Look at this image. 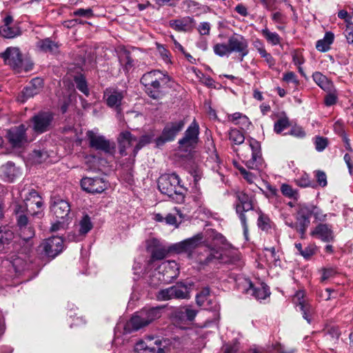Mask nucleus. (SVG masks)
Segmentation results:
<instances>
[{
	"instance_id": "36",
	"label": "nucleus",
	"mask_w": 353,
	"mask_h": 353,
	"mask_svg": "<svg viewBox=\"0 0 353 353\" xmlns=\"http://www.w3.org/2000/svg\"><path fill=\"white\" fill-rule=\"evenodd\" d=\"M261 34L266 39L267 42L272 46L280 44L281 38L275 32H271L268 28H265L261 30Z\"/></svg>"
},
{
	"instance_id": "29",
	"label": "nucleus",
	"mask_w": 353,
	"mask_h": 353,
	"mask_svg": "<svg viewBox=\"0 0 353 353\" xmlns=\"http://www.w3.org/2000/svg\"><path fill=\"white\" fill-rule=\"evenodd\" d=\"M19 174V170L11 162H8L1 167V176L6 181L12 182Z\"/></svg>"
},
{
	"instance_id": "59",
	"label": "nucleus",
	"mask_w": 353,
	"mask_h": 353,
	"mask_svg": "<svg viewBox=\"0 0 353 353\" xmlns=\"http://www.w3.org/2000/svg\"><path fill=\"white\" fill-rule=\"evenodd\" d=\"M344 34L347 43L353 44V23H350L348 25H346Z\"/></svg>"
},
{
	"instance_id": "30",
	"label": "nucleus",
	"mask_w": 353,
	"mask_h": 353,
	"mask_svg": "<svg viewBox=\"0 0 353 353\" xmlns=\"http://www.w3.org/2000/svg\"><path fill=\"white\" fill-rule=\"evenodd\" d=\"M119 61L125 72H128L134 65V61L130 52L125 49L119 52Z\"/></svg>"
},
{
	"instance_id": "63",
	"label": "nucleus",
	"mask_w": 353,
	"mask_h": 353,
	"mask_svg": "<svg viewBox=\"0 0 353 353\" xmlns=\"http://www.w3.org/2000/svg\"><path fill=\"white\" fill-rule=\"evenodd\" d=\"M250 124L251 123L249 121L248 117L243 114L240 119L237 122H236L235 125H241V128H248Z\"/></svg>"
},
{
	"instance_id": "54",
	"label": "nucleus",
	"mask_w": 353,
	"mask_h": 353,
	"mask_svg": "<svg viewBox=\"0 0 353 353\" xmlns=\"http://www.w3.org/2000/svg\"><path fill=\"white\" fill-rule=\"evenodd\" d=\"M336 273H337V271L334 268L330 267V268H323L322 270L321 281H325L333 277Z\"/></svg>"
},
{
	"instance_id": "25",
	"label": "nucleus",
	"mask_w": 353,
	"mask_h": 353,
	"mask_svg": "<svg viewBox=\"0 0 353 353\" xmlns=\"http://www.w3.org/2000/svg\"><path fill=\"white\" fill-rule=\"evenodd\" d=\"M43 79L39 77L32 79L29 85L24 88L21 92V101L23 102L28 99L34 97L39 94L43 88Z\"/></svg>"
},
{
	"instance_id": "28",
	"label": "nucleus",
	"mask_w": 353,
	"mask_h": 353,
	"mask_svg": "<svg viewBox=\"0 0 353 353\" xmlns=\"http://www.w3.org/2000/svg\"><path fill=\"white\" fill-rule=\"evenodd\" d=\"M312 79L314 82L324 91H334V86L332 81L328 79L327 77L323 75L321 72H315L313 73Z\"/></svg>"
},
{
	"instance_id": "16",
	"label": "nucleus",
	"mask_w": 353,
	"mask_h": 353,
	"mask_svg": "<svg viewBox=\"0 0 353 353\" xmlns=\"http://www.w3.org/2000/svg\"><path fill=\"white\" fill-rule=\"evenodd\" d=\"M197 313L198 310L194 309L191 305L181 307L173 312V321L178 324H185L192 322Z\"/></svg>"
},
{
	"instance_id": "43",
	"label": "nucleus",
	"mask_w": 353,
	"mask_h": 353,
	"mask_svg": "<svg viewBox=\"0 0 353 353\" xmlns=\"http://www.w3.org/2000/svg\"><path fill=\"white\" fill-rule=\"evenodd\" d=\"M74 81L76 83L77 89L88 96L89 94V90L88 88L85 78L82 75H78L74 77Z\"/></svg>"
},
{
	"instance_id": "14",
	"label": "nucleus",
	"mask_w": 353,
	"mask_h": 353,
	"mask_svg": "<svg viewBox=\"0 0 353 353\" xmlns=\"http://www.w3.org/2000/svg\"><path fill=\"white\" fill-rule=\"evenodd\" d=\"M203 235L202 233H198L195 236L175 243L170 247V250L177 253L190 252L197 248L202 242Z\"/></svg>"
},
{
	"instance_id": "3",
	"label": "nucleus",
	"mask_w": 353,
	"mask_h": 353,
	"mask_svg": "<svg viewBox=\"0 0 353 353\" xmlns=\"http://www.w3.org/2000/svg\"><path fill=\"white\" fill-rule=\"evenodd\" d=\"M181 179L176 173L165 174L158 179V188L159 191L168 195L177 203H183L187 189L181 185Z\"/></svg>"
},
{
	"instance_id": "40",
	"label": "nucleus",
	"mask_w": 353,
	"mask_h": 353,
	"mask_svg": "<svg viewBox=\"0 0 353 353\" xmlns=\"http://www.w3.org/2000/svg\"><path fill=\"white\" fill-rule=\"evenodd\" d=\"M257 224L260 229L268 232L272 228V222L267 215L261 212L258 218Z\"/></svg>"
},
{
	"instance_id": "47",
	"label": "nucleus",
	"mask_w": 353,
	"mask_h": 353,
	"mask_svg": "<svg viewBox=\"0 0 353 353\" xmlns=\"http://www.w3.org/2000/svg\"><path fill=\"white\" fill-rule=\"evenodd\" d=\"M317 247L314 243L308 244L301 252V256L306 260H309L316 252Z\"/></svg>"
},
{
	"instance_id": "19",
	"label": "nucleus",
	"mask_w": 353,
	"mask_h": 353,
	"mask_svg": "<svg viewBox=\"0 0 353 353\" xmlns=\"http://www.w3.org/2000/svg\"><path fill=\"white\" fill-rule=\"evenodd\" d=\"M310 236L319 239L323 242H330L334 239L332 226L323 223H319L311 230Z\"/></svg>"
},
{
	"instance_id": "32",
	"label": "nucleus",
	"mask_w": 353,
	"mask_h": 353,
	"mask_svg": "<svg viewBox=\"0 0 353 353\" xmlns=\"http://www.w3.org/2000/svg\"><path fill=\"white\" fill-rule=\"evenodd\" d=\"M307 211L310 217L312 216L315 221L323 223L327 220V214H325L323 211L316 205H306Z\"/></svg>"
},
{
	"instance_id": "48",
	"label": "nucleus",
	"mask_w": 353,
	"mask_h": 353,
	"mask_svg": "<svg viewBox=\"0 0 353 353\" xmlns=\"http://www.w3.org/2000/svg\"><path fill=\"white\" fill-rule=\"evenodd\" d=\"M295 183L297 185L301 188H306L312 185V181L306 173H303L300 176L295 179Z\"/></svg>"
},
{
	"instance_id": "13",
	"label": "nucleus",
	"mask_w": 353,
	"mask_h": 353,
	"mask_svg": "<svg viewBox=\"0 0 353 353\" xmlns=\"http://www.w3.org/2000/svg\"><path fill=\"white\" fill-rule=\"evenodd\" d=\"M162 343L161 340L154 341V337L148 336L136 344L135 350L137 353H165Z\"/></svg>"
},
{
	"instance_id": "26",
	"label": "nucleus",
	"mask_w": 353,
	"mask_h": 353,
	"mask_svg": "<svg viewBox=\"0 0 353 353\" xmlns=\"http://www.w3.org/2000/svg\"><path fill=\"white\" fill-rule=\"evenodd\" d=\"M170 26L179 32H190L194 26V20L192 17H185L179 19L171 20Z\"/></svg>"
},
{
	"instance_id": "10",
	"label": "nucleus",
	"mask_w": 353,
	"mask_h": 353,
	"mask_svg": "<svg viewBox=\"0 0 353 353\" xmlns=\"http://www.w3.org/2000/svg\"><path fill=\"white\" fill-rule=\"evenodd\" d=\"M53 115L50 112H41L31 119L32 130L37 134H42L50 130Z\"/></svg>"
},
{
	"instance_id": "38",
	"label": "nucleus",
	"mask_w": 353,
	"mask_h": 353,
	"mask_svg": "<svg viewBox=\"0 0 353 353\" xmlns=\"http://www.w3.org/2000/svg\"><path fill=\"white\" fill-rule=\"evenodd\" d=\"M281 192L286 197L298 200L299 193L298 191L288 184L283 183L281 185Z\"/></svg>"
},
{
	"instance_id": "8",
	"label": "nucleus",
	"mask_w": 353,
	"mask_h": 353,
	"mask_svg": "<svg viewBox=\"0 0 353 353\" xmlns=\"http://www.w3.org/2000/svg\"><path fill=\"white\" fill-rule=\"evenodd\" d=\"M184 125L185 122L183 120L167 123L162 131L161 135L156 139L157 145L161 146L166 142L173 141L176 134L183 130Z\"/></svg>"
},
{
	"instance_id": "11",
	"label": "nucleus",
	"mask_w": 353,
	"mask_h": 353,
	"mask_svg": "<svg viewBox=\"0 0 353 353\" xmlns=\"http://www.w3.org/2000/svg\"><path fill=\"white\" fill-rule=\"evenodd\" d=\"M199 125L194 121L185 132L184 137L179 141V147L185 151L194 148L199 140Z\"/></svg>"
},
{
	"instance_id": "61",
	"label": "nucleus",
	"mask_w": 353,
	"mask_h": 353,
	"mask_svg": "<svg viewBox=\"0 0 353 353\" xmlns=\"http://www.w3.org/2000/svg\"><path fill=\"white\" fill-rule=\"evenodd\" d=\"M157 49H158V51L161 55V57H162V59L164 60V61L165 62H169L170 61V52L162 45H159L157 46Z\"/></svg>"
},
{
	"instance_id": "53",
	"label": "nucleus",
	"mask_w": 353,
	"mask_h": 353,
	"mask_svg": "<svg viewBox=\"0 0 353 353\" xmlns=\"http://www.w3.org/2000/svg\"><path fill=\"white\" fill-rule=\"evenodd\" d=\"M168 254L167 250L165 248H158L152 250V258L154 260L163 259Z\"/></svg>"
},
{
	"instance_id": "51",
	"label": "nucleus",
	"mask_w": 353,
	"mask_h": 353,
	"mask_svg": "<svg viewBox=\"0 0 353 353\" xmlns=\"http://www.w3.org/2000/svg\"><path fill=\"white\" fill-rule=\"evenodd\" d=\"M328 143L327 139L323 137H316L315 138L314 144L316 150L321 152L325 149Z\"/></svg>"
},
{
	"instance_id": "46",
	"label": "nucleus",
	"mask_w": 353,
	"mask_h": 353,
	"mask_svg": "<svg viewBox=\"0 0 353 353\" xmlns=\"http://www.w3.org/2000/svg\"><path fill=\"white\" fill-rule=\"evenodd\" d=\"M20 236L25 240L28 241L34 236V230L31 225L19 228Z\"/></svg>"
},
{
	"instance_id": "17",
	"label": "nucleus",
	"mask_w": 353,
	"mask_h": 353,
	"mask_svg": "<svg viewBox=\"0 0 353 353\" xmlns=\"http://www.w3.org/2000/svg\"><path fill=\"white\" fill-rule=\"evenodd\" d=\"M24 201L25 203L22 205L25 207V209L27 210L32 216L43 215L42 211H34V206L37 208H41L43 204L41 197L37 191L34 190H30L28 193V196L25 198Z\"/></svg>"
},
{
	"instance_id": "2",
	"label": "nucleus",
	"mask_w": 353,
	"mask_h": 353,
	"mask_svg": "<svg viewBox=\"0 0 353 353\" xmlns=\"http://www.w3.org/2000/svg\"><path fill=\"white\" fill-rule=\"evenodd\" d=\"M249 43L248 39L242 34L234 33L228 37V43H219L214 46L215 54L219 57H228L232 53L238 54L241 61L249 53Z\"/></svg>"
},
{
	"instance_id": "55",
	"label": "nucleus",
	"mask_w": 353,
	"mask_h": 353,
	"mask_svg": "<svg viewBox=\"0 0 353 353\" xmlns=\"http://www.w3.org/2000/svg\"><path fill=\"white\" fill-rule=\"evenodd\" d=\"M237 168L239 169L240 173L242 174V176H243V178L250 183H252L254 182V180L256 179V176L249 172V171H247L243 167H237Z\"/></svg>"
},
{
	"instance_id": "62",
	"label": "nucleus",
	"mask_w": 353,
	"mask_h": 353,
	"mask_svg": "<svg viewBox=\"0 0 353 353\" xmlns=\"http://www.w3.org/2000/svg\"><path fill=\"white\" fill-rule=\"evenodd\" d=\"M201 35H208L210 31V24L208 22L201 23L198 27Z\"/></svg>"
},
{
	"instance_id": "60",
	"label": "nucleus",
	"mask_w": 353,
	"mask_h": 353,
	"mask_svg": "<svg viewBox=\"0 0 353 353\" xmlns=\"http://www.w3.org/2000/svg\"><path fill=\"white\" fill-rule=\"evenodd\" d=\"M73 15L90 18L93 16V11L91 8H80L74 11Z\"/></svg>"
},
{
	"instance_id": "7",
	"label": "nucleus",
	"mask_w": 353,
	"mask_h": 353,
	"mask_svg": "<svg viewBox=\"0 0 353 353\" xmlns=\"http://www.w3.org/2000/svg\"><path fill=\"white\" fill-rule=\"evenodd\" d=\"M90 148L97 150H101L105 154H113L115 152L116 145L114 142L107 139L104 136L89 130L86 133Z\"/></svg>"
},
{
	"instance_id": "15",
	"label": "nucleus",
	"mask_w": 353,
	"mask_h": 353,
	"mask_svg": "<svg viewBox=\"0 0 353 353\" xmlns=\"http://www.w3.org/2000/svg\"><path fill=\"white\" fill-rule=\"evenodd\" d=\"M81 186L87 192L99 194L107 189V183L99 177H85L81 181Z\"/></svg>"
},
{
	"instance_id": "1",
	"label": "nucleus",
	"mask_w": 353,
	"mask_h": 353,
	"mask_svg": "<svg viewBox=\"0 0 353 353\" xmlns=\"http://www.w3.org/2000/svg\"><path fill=\"white\" fill-rule=\"evenodd\" d=\"M162 308L159 307L144 308L136 312L131 319L125 323L123 325L119 323L116 328L115 332L123 328V334H128L133 332L138 331L139 330L144 327L154 320L159 319L161 316Z\"/></svg>"
},
{
	"instance_id": "22",
	"label": "nucleus",
	"mask_w": 353,
	"mask_h": 353,
	"mask_svg": "<svg viewBox=\"0 0 353 353\" xmlns=\"http://www.w3.org/2000/svg\"><path fill=\"white\" fill-rule=\"evenodd\" d=\"M243 290L245 294L256 299H265L269 295L268 288L265 285L261 283L256 286L249 279L244 280Z\"/></svg>"
},
{
	"instance_id": "31",
	"label": "nucleus",
	"mask_w": 353,
	"mask_h": 353,
	"mask_svg": "<svg viewBox=\"0 0 353 353\" xmlns=\"http://www.w3.org/2000/svg\"><path fill=\"white\" fill-rule=\"evenodd\" d=\"M105 96L106 97V102L109 107L111 108H119L121 105V102L123 98V95L121 92L114 90L110 92H105Z\"/></svg>"
},
{
	"instance_id": "56",
	"label": "nucleus",
	"mask_w": 353,
	"mask_h": 353,
	"mask_svg": "<svg viewBox=\"0 0 353 353\" xmlns=\"http://www.w3.org/2000/svg\"><path fill=\"white\" fill-rule=\"evenodd\" d=\"M221 259L222 254L221 253V252L216 250H212L205 259L204 263L208 264L209 263H211L214 260H220Z\"/></svg>"
},
{
	"instance_id": "37",
	"label": "nucleus",
	"mask_w": 353,
	"mask_h": 353,
	"mask_svg": "<svg viewBox=\"0 0 353 353\" xmlns=\"http://www.w3.org/2000/svg\"><path fill=\"white\" fill-rule=\"evenodd\" d=\"M13 232L5 228H0V252L4 249L5 245L8 244L13 239Z\"/></svg>"
},
{
	"instance_id": "34",
	"label": "nucleus",
	"mask_w": 353,
	"mask_h": 353,
	"mask_svg": "<svg viewBox=\"0 0 353 353\" xmlns=\"http://www.w3.org/2000/svg\"><path fill=\"white\" fill-rule=\"evenodd\" d=\"M37 47L45 52H56L58 50L59 46L50 39L46 38L45 39L38 41L37 43Z\"/></svg>"
},
{
	"instance_id": "24",
	"label": "nucleus",
	"mask_w": 353,
	"mask_h": 353,
	"mask_svg": "<svg viewBox=\"0 0 353 353\" xmlns=\"http://www.w3.org/2000/svg\"><path fill=\"white\" fill-rule=\"evenodd\" d=\"M77 228L78 234L69 235L68 238L74 241H80L93 228L90 217L87 214L84 215L79 221Z\"/></svg>"
},
{
	"instance_id": "64",
	"label": "nucleus",
	"mask_w": 353,
	"mask_h": 353,
	"mask_svg": "<svg viewBox=\"0 0 353 353\" xmlns=\"http://www.w3.org/2000/svg\"><path fill=\"white\" fill-rule=\"evenodd\" d=\"M338 17L341 19H343L345 21V22L346 23V25H348L350 23H352L351 21L352 17L346 10H340L338 12Z\"/></svg>"
},
{
	"instance_id": "50",
	"label": "nucleus",
	"mask_w": 353,
	"mask_h": 353,
	"mask_svg": "<svg viewBox=\"0 0 353 353\" xmlns=\"http://www.w3.org/2000/svg\"><path fill=\"white\" fill-rule=\"evenodd\" d=\"M327 94L325 97L324 102L325 105L331 106L334 105L337 101V94L336 90L334 91L327 92Z\"/></svg>"
},
{
	"instance_id": "35",
	"label": "nucleus",
	"mask_w": 353,
	"mask_h": 353,
	"mask_svg": "<svg viewBox=\"0 0 353 353\" xmlns=\"http://www.w3.org/2000/svg\"><path fill=\"white\" fill-rule=\"evenodd\" d=\"M300 311L302 312V315L304 319H305L308 323L312 322V316L314 314V308L308 301H302L297 303Z\"/></svg>"
},
{
	"instance_id": "58",
	"label": "nucleus",
	"mask_w": 353,
	"mask_h": 353,
	"mask_svg": "<svg viewBox=\"0 0 353 353\" xmlns=\"http://www.w3.org/2000/svg\"><path fill=\"white\" fill-rule=\"evenodd\" d=\"M315 176L316 178L317 183L321 187L327 185V176L324 172L317 170L315 172Z\"/></svg>"
},
{
	"instance_id": "5",
	"label": "nucleus",
	"mask_w": 353,
	"mask_h": 353,
	"mask_svg": "<svg viewBox=\"0 0 353 353\" xmlns=\"http://www.w3.org/2000/svg\"><path fill=\"white\" fill-rule=\"evenodd\" d=\"M239 155L249 169L259 170L263 164L261 144L255 139H251L248 145H244Z\"/></svg>"
},
{
	"instance_id": "39",
	"label": "nucleus",
	"mask_w": 353,
	"mask_h": 353,
	"mask_svg": "<svg viewBox=\"0 0 353 353\" xmlns=\"http://www.w3.org/2000/svg\"><path fill=\"white\" fill-rule=\"evenodd\" d=\"M191 193V197L192 199V201L196 203V205L198 207H202L204 204V199L199 186L196 185L194 186L192 189Z\"/></svg>"
},
{
	"instance_id": "44",
	"label": "nucleus",
	"mask_w": 353,
	"mask_h": 353,
	"mask_svg": "<svg viewBox=\"0 0 353 353\" xmlns=\"http://www.w3.org/2000/svg\"><path fill=\"white\" fill-rule=\"evenodd\" d=\"M290 126V121L288 117H284L278 119L274 125V130L276 134H280L285 129Z\"/></svg>"
},
{
	"instance_id": "6",
	"label": "nucleus",
	"mask_w": 353,
	"mask_h": 353,
	"mask_svg": "<svg viewBox=\"0 0 353 353\" xmlns=\"http://www.w3.org/2000/svg\"><path fill=\"white\" fill-rule=\"evenodd\" d=\"M236 197L238 201V203L235 205L236 212L241 221L243 228L244 235L247 239L248 228L245 212H249L253 210L252 199L250 196L243 192H237L236 193Z\"/></svg>"
},
{
	"instance_id": "18",
	"label": "nucleus",
	"mask_w": 353,
	"mask_h": 353,
	"mask_svg": "<svg viewBox=\"0 0 353 353\" xmlns=\"http://www.w3.org/2000/svg\"><path fill=\"white\" fill-rule=\"evenodd\" d=\"M27 128L23 124L10 129L7 132V137L10 143L14 148H20L27 142L26 131Z\"/></svg>"
},
{
	"instance_id": "27",
	"label": "nucleus",
	"mask_w": 353,
	"mask_h": 353,
	"mask_svg": "<svg viewBox=\"0 0 353 353\" xmlns=\"http://www.w3.org/2000/svg\"><path fill=\"white\" fill-rule=\"evenodd\" d=\"M117 140L120 148V154L125 155V150L137 141V138L130 132L124 131L119 134Z\"/></svg>"
},
{
	"instance_id": "4",
	"label": "nucleus",
	"mask_w": 353,
	"mask_h": 353,
	"mask_svg": "<svg viewBox=\"0 0 353 353\" xmlns=\"http://www.w3.org/2000/svg\"><path fill=\"white\" fill-rule=\"evenodd\" d=\"M169 77L160 70H152L145 73L141 83L144 86L145 91L152 99H158L161 95V85L167 83Z\"/></svg>"
},
{
	"instance_id": "41",
	"label": "nucleus",
	"mask_w": 353,
	"mask_h": 353,
	"mask_svg": "<svg viewBox=\"0 0 353 353\" xmlns=\"http://www.w3.org/2000/svg\"><path fill=\"white\" fill-rule=\"evenodd\" d=\"M229 139L236 145H240L245 141L243 134L237 129H232L229 132Z\"/></svg>"
},
{
	"instance_id": "57",
	"label": "nucleus",
	"mask_w": 353,
	"mask_h": 353,
	"mask_svg": "<svg viewBox=\"0 0 353 353\" xmlns=\"http://www.w3.org/2000/svg\"><path fill=\"white\" fill-rule=\"evenodd\" d=\"M283 80L287 83H293L295 85L299 84L296 75L293 72H288L283 74Z\"/></svg>"
},
{
	"instance_id": "52",
	"label": "nucleus",
	"mask_w": 353,
	"mask_h": 353,
	"mask_svg": "<svg viewBox=\"0 0 353 353\" xmlns=\"http://www.w3.org/2000/svg\"><path fill=\"white\" fill-rule=\"evenodd\" d=\"M341 332L337 327H331L327 330V337H329L334 343H336L338 341Z\"/></svg>"
},
{
	"instance_id": "12",
	"label": "nucleus",
	"mask_w": 353,
	"mask_h": 353,
	"mask_svg": "<svg viewBox=\"0 0 353 353\" xmlns=\"http://www.w3.org/2000/svg\"><path fill=\"white\" fill-rule=\"evenodd\" d=\"M5 64L10 65L13 70L19 72L22 65V54L17 47H8L0 54Z\"/></svg>"
},
{
	"instance_id": "49",
	"label": "nucleus",
	"mask_w": 353,
	"mask_h": 353,
	"mask_svg": "<svg viewBox=\"0 0 353 353\" xmlns=\"http://www.w3.org/2000/svg\"><path fill=\"white\" fill-rule=\"evenodd\" d=\"M157 298L159 301H167L173 299L172 287L160 290Z\"/></svg>"
},
{
	"instance_id": "9",
	"label": "nucleus",
	"mask_w": 353,
	"mask_h": 353,
	"mask_svg": "<svg viewBox=\"0 0 353 353\" xmlns=\"http://www.w3.org/2000/svg\"><path fill=\"white\" fill-rule=\"evenodd\" d=\"M63 248V239L59 236H52L46 239L39 247V251L50 258H54Z\"/></svg>"
},
{
	"instance_id": "33",
	"label": "nucleus",
	"mask_w": 353,
	"mask_h": 353,
	"mask_svg": "<svg viewBox=\"0 0 353 353\" xmlns=\"http://www.w3.org/2000/svg\"><path fill=\"white\" fill-rule=\"evenodd\" d=\"M26 211L28 212L22 205L17 204L15 205L14 212L17 215V224L19 228L31 225L27 215L24 214Z\"/></svg>"
},
{
	"instance_id": "21",
	"label": "nucleus",
	"mask_w": 353,
	"mask_h": 353,
	"mask_svg": "<svg viewBox=\"0 0 353 353\" xmlns=\"http://www.w3.org/2000/svg\"><path fill=\"white\" fill-rule=\"evenodd\" d=\"M296 219V231L300 234L301 239H304L306 230L310 223V216L305 205L299 208Z\"/></svg>"
},
{
	"instance_id": "20",
	"label": "nucleus",
	"mask_w": 353,
	"mask_h": 353,
	"mask_svg": "<svg viewBox=\"0 0 353 353\" xmlns=\"http://www.w3.org/2000/svg\"><path fill=\"white\" fill-rule=\"evenodd\" d=\"M51 212L57 219L65 220L70 212L69 203L60 198H54L51 205Z\"/></svg>"
},
{
	"instance_id": "45",
	"label": "nucleus",
	"mask_w": 353,
	"mask_h": 353,
	"mask_svg": "<svg viewBox=\"0 0 353 353\" xmlns=\"http://www.w3.org/2000/svg\"><path fill=\"white\" fill-rule=\"evenodd\" d=\"M152 139H153L152 134H144V135L141 136L139 142L137 143L136 146L134 147V155L137 154V153L141 148H142L143 146H145V145L150 143L152 141Z\"/></svg>"
},
{
	"instance_id": "42",
	"label": "nucleus",
	"mask_w": 353,
	"mask_h": 353,
	"mask_svg": "<svg viewBox=\"0 0 353 353\" xmlns=\"http://www.w3.org/2000/svg\"><path fill=\"white\" fill-rule=\"evenodd\" d=\"M173 299H185L188 295V290L185 285H176L172 286Z\"/></svg>"
},
{
	"instance_id": "23",
	"label": "nucleus",
	"mask_w": 353,
	"mask_h": 353,
	"mask_svg": "<svg viewBox=\"0 0 353 353\" xmlns=\"http://www.w3.org/2000/svg\"><path fill=\"white\" fill-rule=\"evenodd\" d=\"M3 24L0 26V34L6 39H12L21 34L19 27L17 25H12L13 18L10 15H7L3 19Z\"/></svg>"
}]
</instances>
